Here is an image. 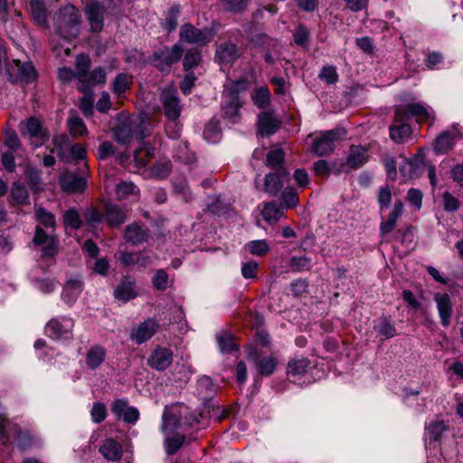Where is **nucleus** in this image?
I'll return each instance as SVG.
<instances>
[{
	"instance_id": "obj_1",
	"label": "nucleus",
	"mask_w": 463,
	"mask_h": 463,
	"mask_svg": "<svg viewBox=\"0 0 463 463\" xmlns=\"http://www.w3.org/2000/svg\"><path fill=\"white\" fill-rule=\"evenodd\" d=\"M202 413L195 414L182 403L165 406L161 430L165 436V446L167 454H175L184 441V435L179 432L184 426H192L199 423Z\"/></svg>"
},
{
	"instance_id": "obj_2",
	"label": "nucleus",
	"mask_w": 463,
	"mask_h": 463,
	"mask_svg": "<svg viewBox=\"0 0 463 463\" xmlns=\"http://www.w3.org/2000/svg\"><path fill=\"white\" fill-rule=\"evenodd\" d=\"M153 126L152 118L146 112H141L134 118L121 113L114 129V137L119 144L127 145L134 138L143 139L149 136Z\"/></svg>"
},
{
	"instance_id": "obj_3",
	"label": "nucleus",
	"mask_w": 463,
	"mask_h": 463,
	"mask_svg": "<svg viewBox=\"0 0 463 463\" xmlns=\"http://www.w3.org/2000/svg\"><path fill=\"white\" fill-rule=\"evenodd\" d=\"M80 14L79 10L71 5H67L61 8L56 18L55 27L58 36L64 41L61 44L66 56L71 53V41L77 38L80 33Z\"/></svg>"
},
{
	"instance_id": "obj_4",
	"label": "nucleus",
	"mask_w": 463,
	"mask_h": 463,
	"mask_svg": "<svg viewBox=\"0 0 463 463\" xmlns=\"http://www.w3.org/2000/svg\"><path fill=\"white\" fill-rule=\"evenodd\" d=\"M155 154V148L149 144L142 143V146L135 151L134 161L138 169H144L143 175L147 178H165L171 170L169 161L159 162L150 168H145L146 164L152 159Z\"/></svg>"
},
{
	"instance_id": "obj_5",
	"label": "nucleus",
	"mask_w": 463,
	"mask_h": 463,
	"mask_svg": "<svg viewBox=\"0 0 463 463\" xmlns=\"http://www.w3.org/2000/svg\"><path fill=\"white\" fill-rule=\"evenodd\" d=\"M161 101L164 105L165 114L167 118L165 125V133L172 138L176 139L180 137L181 127L177 122L180 116L181 107L175 90H165L161 94Z\"/></svg>"
},
{
	"instance_id": "obj_6",
	"label": "nucleus",
	"mask_w": 463,
	"mask_h": 463,
	"mask_svg": "<svg viewBox=\"0 0 463 463\" xmlns=\"http://www.w3.org/2000/svg\"><path fill=\"white\" fill-rule=\"evenodd\" d=\"M346 135L344 128H334L324 131L313 138L310 151L317 156H324L332 153L335 143Z\"/></svg>"
},
{
	"instance_id": "obj_7",
	"label": "nucleus",
	"mask_w": 463,
	"mask_h": 463,
	"mask_svg": "<svg viewBox=\"0 0 463 463\" xmlns=\"http://www.w3.org/2000/svg\"><path fill=\"white\" fill-rule=\"evenodd\" d=\"M397 121L404 118H416L419 122L430 121L435 119V112L432 108L422 102H413L407 105L398 106L395 109Z\"/></svg>"
},
{
	"instance_id": "obj_8",
	"label": "nucleus",
	"mask_w": 463,
	"mask_h": 463,
	"mask_svg": "<svg viewBox=\"0 0 463 463\" xmlns=\"http://www.w3.org/2000/svg\"><path fill=\"white\" fill-rule=\"evenodd\" d=\"M73 327L74 322L71 318L61 317L51 319L45 326V333L53 339L66 340L72 337Z\"/></svg>"
},
{
	"instance_id": "obj_9",
	"label": "nucleus",
	"mask_w": 463,
	"mask_h": 463,
	"mask_svg": "<svg viewBox=\"0 0 463 463\" xmlns=\"http://www.w3.org/2000/svg\"><path fill=\"white\" fill-rule=\"evenodd\" d=\"M80 175L75 173H65L60 178L61 188L69 193L82 192L87 186L88 165L83 163V167L80 166Z\"/></svg>"
},
{
	"instance_id": "obj_10",
	"label": "nucleus",
	"mask_w": 463,
	"mask_h": 463,
	"mask_svg": "<svg viewBox=\"0 0 463 463\" xmlns=\"http://www.w3.org/2000/svg\"><path fill=\"white\" fill-rule=\"evenodd\" d=\"M183 54V47L180 43L172 48H164L155 52L154 61L156 66L163 72H168L172 64L177 61Z\"/></svg>"
},
{
	"instance_id": "obj_11",
	"label": "nucleus",
	"mask_w": 463,
	"mask_h": 463,
	"mask_svg": "<svg viewBox=\"0 0 463 463\" xmlns=\"http://www.w3.org/2000/svg\"><path fill=\"white\" fill-rule=\"evenodd\" d=\"M180 39L189 43L206 45L213 39V32L211 29H197L190 24H185L180 29Z\"/></svg>"
},
{
	"instance_id": "obj_12",
	"label": "nucleus",
	"mask_w": 463,
	"mask_h": 463,
	"mask_svg": "<svg viewBox=\"0 0 463 463\" xmlns=\"http://www.w3.org/2000/svg\"><path fill=\"white\" fill-rule=\"evenodd\" d=\"M288 181L289 175L285 168L277 169L265 176L264 191L272 196H276Z\"/></svg>"
},
{
	"instance_id": "obj_13",
	"label": "nucleus",
	"mask_w": 463,
	"mask_h": 463,
	"mask_svg": "<svg viewBox=\"0 0 463 463\" xmlns=\"http://www.w3.org/2000/svg\"><path fill=\"white\" fill-rule=\"evenodd\" d=\"M33 244L41 247L43 257H53L57 253L59 241L54 236L47 234L41 227L37 226Z\"/></svg>"
},
{
	"instance_id": "obj_14",
	"label": "nucleus",
	"mask_w": 463,
	"mask_h": 463,
	"mask_svg": "<svg viewBox=\"0 0 463 463\" xmlns=\"http://www.w3.org/2000/svg\"><path fill=\"white\" fill-rule=\"evenodd\" d=\"M173 351L170 348L156 346L148 357L147 364L156 371H164L173 363Z\"/></svg>"
},
{
	"instance_id": "obj_15",
	"label": "nucleus",
	"mask_w": 463,
	"mask_h": 463,
	"mask_svg": "<svg viewBox=\"0 0 463 463\" xmlns=\"http://www.w3.org/2000/svg\"><path fill=\"white\" fill-rule=\"evenodd\" d=\"M449 430V424L447 421L439 418L431 420L425 426V443L427 449H430L433 444V448L436 447V443L439 441L442 434Z\"/></svg>"
},
{
	"instance_id": "obj_16",
	"label": "nucleus",
	"mask_w": 463,
	"mask_h": 463,
	"mask_svg": "<svg viewBox=\"0 0 463 463\" xmlns=\"http://www.w3.org/2000/svg\"><path fill=\"white\" fill-rule=\"evenodd\" d=\"M83 290V284L79 276L73 275L67 279L61 293L62 300L72 306Z\"/></svg>"
},
{
	"instance_id": "obj_17",
	"label": "nucleus",
	"mask_w": 463,
	"mask_h": 463,
	"mask_svg": "<svg viewBox=\"0 0 463 463\" xmlns=\"http://www.w3.org/2000/svg\"><path fill=\"white\" fill-rule=\"evenodd\" d=\"M85 14L91 31L100 32L103 28L104 7L97 0L90 2L85 7Z\"/></svg>"
},
{
	"instance_id": "obj_18",
	"label": "nucleus",
	"mask_w": 463,
	"mask_h": 463,
	"mask_svg": "<svg viewBox=\"0 0 463 463\" xmlns=\"http://www.w3.org/2000/svg\"><path fill=\"white\" fill-rule=\"evenodd\" d=\"M310 367V361L303 356H295L288 362L287 375L293 383H298Z\"/></svg>"
},
{
	"instance_id": "obj_19",
	"label": "nucleus",
	"mask_w": 463,
	"mask_h": 463,
	"mask_svg": "<svg viewBox=\"0 0 463 463\" xmlns=\"http://www.w3.org/2000/svg\"><path fill=\"white\" fill-rule=\"evenodd\" d=\"M115 416L128 424H135L139 419V411L136 407L129 406L124 400H117L112 405Z\"/></svg>"
},
{
	"instance_id": "obj_20",
	"label": "nucleus",
	"mask_w": 463,
	"mask_h": 463,
	"mask_svg": "<svg viewBox=\"0 0 463 463\" xmlns=\"http://www.w3.org/2000/svg\"><path fill=\"white\" fill-rule=\"evenodd\" d=\"M86 148L81 144H70L65 142L64 146H61L59 149V156L61 160L65 162L79 161L80 164H81V167H83V163H86Z\"/></svg>"
},
{
	"instance_id": "obj_21",
	"label": "nucleus",
	"mask_w": 463,
	"mask_h": 463,
	"mask_svg": "<svg viewBox=\"0 0 463 463\" xmlns=\"http://www.w3.org/2000/svg\"><path fill=\"white\" fill-rule=\"evenodd\" d=\"M434 300L441 325L446 327L449 326L453 314V304L449 295L447 293H436Z\"/></svg>"
},
{
	"instance_id": "obj_22",
	"label": "nucleus",
	"mask_w": 463,
	"mask_h": 463,
	"mask_svg": "<svg viewBox=\"0 0 463 463\" xmlns=\"http://www.w3.org/2000/svg\"><path fill=\"white\" fill-rule=\"evenodd\" d=\"M280 121L272 112H262L258 118V133L261 137H269L278 131Z\"/></svg>"
},
{
	"instance_id": "obj_23",
	"label": "nucleus",
	"mask_w": 463,
	"mask_h": 463,
	"mask_svg": "<svg viewBox=\"0 0 463 463\" xmlns=\"http://www.w3.org/2000/svg\"><path fill=\"white\" fill-rule=\"evenodd\" d=\"M158 324L153 319L140 323L131 333V339L140 345L149 340L156 332Z\"/></svg>"
},
{
	"instance_id": "obj_24",
	"label": "nucleus",
	"mask_w": 463,
	"mask_h": 463,
	"mask_svg": "<svg viewBox=\"0 0 463 463\" xmlns=\"http://www.w3.org/2000/svg\"><path fill=\"white\" fill-rule=\"evenodd\" d=\"M137 296L135 279L126 277L116 287L114 297L118 301L128 302Z\"/></svg>"
},
{
	"instance_id": "obj_25",
	"label": "nucleus",
	"mask_w": 463,
	"mask_h": 463,
	"mask_svg": "<svg viewBox=\"0 0 463 463\" xmlns=\"http://www.w3.org/2000/svg\"><path fill=\"white\" fill-rule=\"evenodd\" d=\"M13 62L14 65V68H12L14 72L8 70L11 78H15L26 83L35 80L36 71L31 62H21L18 60H14Z\"/></svg>"
},
{
	"instance_id": "obj_26",
	"label": "nucleus",
	"mask_w": 463,
	"mask_h": 463,
	"mask_svg": "<svg viewBox=\"0 0 463 463\" xmlns=\"http://www.w3.org/2000/svg\"><path fill=\"white\" fill-rule=\"evenodd\" d=\"M99 452L109 463H119L122 457V446L113 439H107L99 447Z\"/></svg>"
},
{
	"instance_id": "obj_27",
	"label": "nucleus",
	"mask_w": 463,
	"mask_h": 463,
	"mask_svg": "<svg viewBox=\"0 0 463 463\" xmlns=\"http://www.w3.org/2000/svg\"><path fill=\"white\" fill-rule=\"evenodd\" d=\"M460 137V132L457 128H452L442 132L435 140L434 149L437 153L444 154L450 150L456 141Z\"/></svg>"
},
{
	"instance_id": "obj_28",
	"label": "nucleus",
	"mask_w": 463,
	"mask_h": 463,
	"mask_svg": "<svg viewBox=\"0 0 463 463\" xmlns=\"http://www.w3.org/2000/svg\"><path fill=\"white\" fill-rule=\"evenodd\" d=\"M242 100L224 92V101L222 105L223 116L235 123L240 118V109L242 107Z\"/></svg>"
},
{
	"instance_id": "obj_29",
	"label": "nucleus",
	"mask_w": 463,
	"mask_h": 463,
	"mask_svg": "<svg viewBox=\"0 0 463 463\" xmlns=\"http://www.w3.org/2000/svg\"><path fill=\"white\" fill-rule=\"evenodd\" d=\"M21 132L29 135L31 137L37 138L38 142L35 146L42 145L46 138L40 121L34 118H30L23 124Z\"/></svg>"
},
{
	"instance_id": "obj_30",
	"label": "nucleus",
	"mask_w": 463,
	"mask_h": 463,
	"mask_svg": "<svg viewBox=\"0 0 463 463\" xmlns=\"http://www.w3.org/2000/svg\"><path fill=\"white\" fill-rule=\"evenodd\" d=\"M147 229L137 223L129 224L125 230V239L127 241L137 245L147 240Z\"/></svg>"
},
{
	"instance_id": "obj_31",
	"label": "nucleus",
	"mask_w": 463,
	"mask_h": 463,
	"mask_svg": "<svg viewBox=\"0 0 463 463\" xmlns=\"http://www.w3.org/2000/svg\"><path fill=\"white\" fill-rule=\"evenodd\" d=\"M368 160L367 149L362 146H352L346 158V165L351 168H359Z\"/></svg>"
},
{
	"instance_id": "obj_32",
	"label": "nucleus",
	"mask_w": 463,
	"mask_h": 463,
	"mask_svg": "<svg viewBox=\"0 0 463 463\" xmlns=\"http://www.w3.org/2000/svg\"><path fill=\"white\" fill-rule=\"evenodd\" d=\"M29 10L32 20L37 25H47L48 13L43 0H30Z\"/></svg>"
},
{
	"instance_id": "obj_33",
	"label": "nucleus",
	"mask_w": 463,
	"mask_h": 463,
	"mask_svg": "<svg viewBox=\"0 0 463 463\" xmlns=\"http://www.w3.org/2000/svg\"><path fill=\"white\" fill-rule=\"evenodd\" d=\"M402 210H403L402 203L400 201L396 202L393 206V209L389 213L387 219L381 222L380 230H381L382 235L388 234L394 230V228L396 227L398 219L402 216Z\"/></svg>"
},
{
	"instance_id": "obj_34",
	"label": "nucleus",
	"mask_w": 463,
	"mask_h": 463,
	"mask_svg": "<svg viewBox=\"0 0 463 463\" xmlns=\"http://www.w3.org/2000/svg\"><path fill=\"white\" fill-rule=\"evenodd\" d=\"M106 350L100 345L91 346L86 354V364L89 369L94 370L104 362Z\"/></svg>"
},
{
	"instance_id": "obj_35",
	"label": "nucleus",
	"mask_w": 463,
	"mask_h": 463,
	"mask_svg": "<svg viewBox=\"0 0 463 463\" xmlns=\"http://www.w3.org/2000/svg\"><path fill=\"white\" fill-rule=\"evenodd\" d=\"M90 58L85 54H80L77 56L76 59V76L78 80L82 82V85L80 87V90L83 92H87V87L85 86V81L89 76V68H90Z\"/></svg>"
},
{
	"instance_id": "obj_36",
	"label": "nucleus",
	"mask_w": 463,
	"mask_h": 463,
	"mask_svg": "<svg viewBox=\"0 0 463 463\" xmlns=\"http://www.w3.org/2000/svg\"><path fill=\"white\" fill-rule=\"evenodd\" d=\"M216 57L222 63H231L238 57L236 45L233 43L220 44L216 48Z\"/></svg>"
},
{
	"instance_id": "obj_37",
	"label": "nucleus",
	"mask_w": 463,
	"mask_h": 463,
	"mask_svg": "<svg viewBox=\"0 0 463 463\" xmlns=\"http://www.w3.org/2000/svg\"><path fill=\"white\" fill-rule=\"evenodd\" d=\"M139 189L132 182L121 181L116 185V195L118 200L137 199Z\"/></svg>"
},
{
	"instance_id": "obj_38",
	"label": "nucleus",
	"mask_w": 463,
	"mask_h": 463,
	"mask_svg": "<svg viewBox=\"0 0 463 463\" xmlns=\"http://www.w3.org/2000/svg\"><path fill=\"white\" fill-rule=\"evenodd\" d=\"M105 220L110 227H118L126 221V213L116 205L107 207Z\"/></svg>"
},
{
	"instance_id": "obj_39",
	"label": "nucleus",
	"mask_w": 463,
	"mask_h": 463,
	"mask_svg": "<svg viewBox=\"0 0 463 463\" xmlns=\"http://www.w3.org/2000/svg\"><path fill=\"white\" fill-rule=\"evenodd\" d=\"M253 103L259 109L266 108L270 102V93L267 86L253 90L250 93Z\"/></svg>"
},
{
	"instance_id": "obj_40",
	"label": "nucleus",
	"mask_w": 463,
	"mask_h": 463,
	"mask_svg": "<svg viewBox=\"0 0 463 463\" xmlns=\"http://www.w3.org/2000/svg\"><path fill=\"white\" fill-rule=\"evenodd\" d=\"M411 135V128L408 124L390 127V137L398 144L403 143L409 139Z\"/></svg>"
},
{
	"instance_id": "obj_41",
	"label": "nucleus",
	"mask_w": 463,
	"mask_h": 463,
	"mask_svg": "<svg viewBox=\"0 0 463 463\" xmlns=\"http://www.w3.org/2000/svg\"><path fill=\"white\" fill-rule=\"evenodd\" d=\"M263 219L272 224L283 217V211L275 203H266L261 212Z\"/></svg>"
},
{
	"instance_id": "obj_42",
	"label": "nucleus",
	"mask_w": 463,
	"mask_h": 463,
	"mask_svg": "<svg viewBox=\"0 0 463 463\" xmlns=\"http://www.w3.org/2000/svg\"><path fill=\"white\" fill-rule=\"evenodd\" d=\"M132 84V77L127 73H119L112 85V91L118 97H121L122 94L126 92L127 90L130 88Z\"/></svg>"
},
{
	"instance_id": "obj_43",
	"label": "nucleus",
	"mask_w": 463,
	"mask_h": 463,
	"mask_svg": "<svg viewBox=\"0 0 463 463\" xmlns=\"http://www.w3.org/2000/svg\"><path fill=\"white\" fill-rule=\"evenodd\" d=\"M298 203V195L297 191L290 186L286 187L280 195V205L282 208L288 209L297 206Z\"/></svg>"
},
{
	"instance_id": "obj_44",
	"label": "nucleus",
	"mask_w": 463,
	"mask_h": 463,
	"mask_svg": "<svg viewBox=\"0 0 463 463\" xmlns=\"http://www.w3.org/2000/svg\"><path fill=\"white\" fill-rule=\"evenodd\" d=\"M203 137L212 144L217 143L221 139V128L217 120L213 119L205 126Z\"/></svg>"
},
{
	"instance_id": "obj_45",
	"label": "nucleus",
	"mask_w": 463,
	"mask_h": 463,
	"mask_svg": "<svg viewBox=\"0 0 463 463\" xmlns=\"http://www.w3.org/2000/svg\"><path fill=\"white\" fill-rule=\"evenodd\" d=\"M374 329L386 338L393 337L396 335L395 326L387 317L379 318L374 325Z\"/></svg>"
},
{
	"instance_id": "obj_46",
	"label": "nucleus",
	"mask_w": 463,
	"mask_h": 463,
	"mask_svg": "<svg viewBox=\"0 0 463 463\" xmlns=\"http://www.w3.org/2000/svg\"><path fill=\"white\" fill-rule=\"evenodd\" d=\"M11 200L14 203L24 204L28 200V192L24 185L20 183H14L11 193Z\"/></svg>"
},
{
	"instance_id": "obj_47",
	"label": "nucleus",
	"mask_w": 463,
	"mask_h": 463,
	"mask_svg": "<svg viewBox=\"0 0 463 463\" xmlns=\"http://www.w3.org/2000/svg\"><path fill=\"white\" fill-rule=\"evenodd\" d=\"M250 82L246 79H240L234 81H231L225 85L224 92L232 96H235L237 99L240 98V93L249 88Z\"/></svg>"
},
{
	"instance_id": "obj_48",
	"label": "nucleus",
	"mask_w": 463,
	"mask_h": 463,
	"mask_svg": "<svg viewBox=\"0 0 463 463\" xmlns=\"http://www.w3.org/2000/svg\"><path fill=\"white\" fill-rule=\"evenodd\" d=\"M250 82L246 79H240L234 81H231L225 85L224 92L232 96H235L237 99L240 98V93L249 88Z\"/></svg>"
},
{
	"instance_id": "obj_49",
	"label": "nucleus",
	"mask_w": 463,
	"mask_h": 463,
	"mask_svg": "<svg viewBox=\"0 0 463 463\" xmlns=\"http://www.w3.org/2000/svg\"><path fill=\"white\" fill-rule=\"evenodd\" d=\"M254 363L258 372L265 376L270 375L274 372L278 364L274 357H266L259 361L255 360Z\"/></svg>"
},
{
	"instance_id": "obj_50",
	"label": "nucleus",
	"mask_w": 463,
	"mask_h": 463,
	"mask_svg": "<svg viewBox=\"0 0 463 463\" xmlns=\"http://www.w3.org/2000/svg\"><path fill=\"white\" fill-rule=\"evenodd\" d=\"M63 222L66 227L71 229H78L82 224V220L79 214V212L75 208H71L65 212L63 215Z\"/></svg>"
},
{
	"instance_id": "obj_51",
	"label": "nucleus",
	"mask_w": 463,
	"mask_h": 463,
	"mask_svg": "<svg viewBox=\"0 0 463 463\" xmlns=\"http://www.w3.org/2000/svg\"><path fill=\"white\" fill-rule=\"evenodd\" d=\"M284 152L281 148L276 147L271 149L267 156V164L268 165L279 169L282 167V163L284 161Z\"/></svg>"
},
{
	"instance_id": "obj_52",
	"label": "nucleus",
	"mask_w": 463,
	"mask_h": 463,
	"mask_svg": "<svg viewBox=\"0 0 463 463\" xmlns=\"http://www.w3.org/2000/svg\"><path fill=\"white\" fill-rule=\"evenodd\" d=\"M35 217L37 222L42 223L45 228H52L54 229L55 227V218L54 215L47 212L45 209L39 207L35 211Z\"/></svg>"
},
{
	"instance_id": "obj_53",
	"label": "nucleus",
	"mask_w": 463,
	"mask_h": 463,
	"mask_svg": "<svg viewBox=\"0 0 463 463\" xmlns=\"http://www.w3.org/2000/svg\"><path fill=\"white\" fill-rule=\"evenodd\" d=\"M68 128L71 135L83 136L87 133V128L82 119L76 116H71L68 119Z\"/></svg>"
},
{
	"instance_id": "obj_54",
	"label": "nucleus",
	"mask_w": 463,
	"mask_h": 463,
	"mask_svg": "<svg viewBox=\"0 0 463 463\" xmlns=\"http://www.w3.org/2000/svg\"><path fill=\"white\" fill-rule=\"evenodd\" d=\"M246 247L252 255L257 256H263L269 250V244L265 240L251 241Z\"/></svg>"
},
{
	"instance_id": "obj_55",
	"label": "nucleus",
	"mask_w": 463,
	"mask_h": 463,
	"mask_svg": "<svg viewBox=\"0 0 463 463\" xmlns=\"http://www.w3.org/2000/svg\"><path fill=\"white\" fill-rule=\"evenodd\" d=\"M217 342L221 352L228 353L235 349L233 335L230 333H222L217 336Z\"/></svg>"
},
{
	"instance_id": "obj_56",
	"label": "nucleus",
	"mask_w": 463,
	"mask_h": 463,
	"mask_svg": "<svg viewBox=\"0 0 463 463\" xmlns=\"http://www.w3.org/2000/svg\"><path fill=\"white\" fill-rule=\"evenodd\" d=\"M290 269L296 272H302L310 269V260L305 256L292 257L288 264Z\"/></svg>"
},
{
	"instance_id": "obj_57",
	"label": "nucleus",
	"mask_w": 463,
	"mask_h": 463,
	"mask_svg": "<svg viewBox=\"0 0 463 463\" xmlns=\"http://www.w3.org/2000/svg\"><path fill=\"white\" fill-rule=\"evenodd\" d=\"M14 239L9 230L0 231V252L9 253L14 249Z\"/></svg>"
},
{
	"instance_id": "obj_58",
	"label": "nucleus",
	"mask_w": 463,
	"mask_h": 463,
	"mask_svg": "<svg viewBox=\"0 0 463 463\" xmlns=\"http://www.w3.org/2000/svg\"><path fill=\"white\" fill-rule=\"evenodd\" d=\"M106 81V72L105 71L98 67L94 69L91 72H89V76L87 78V80L85 83H88L90 85H95V84H103ZM87 87V91L89 90V86L85 84Z\"/></svg>"
},
{
	"instance_id": "obj_59",
	"label": "nucleus",
	"mask_w": 463,
	"mask_h": 463,
	"mask_svg": "<svg viewBox=\"0 0 463 463\" xmlns=\"http://www.w3.org/2000/svg\"><path fill=\"white\" fill-rule=\"evenodd\" d=\"M84 220L90 227L95 228L103 222L105 215L99 213L95 209H89L84 214Z\"/></svg>"
},
{
	"instance_id": "obj_60",
	"label": "nucleus",
	"mask_w": 463,
	"mask_h": 463,
	"mask_svg": "<svg viewBox=\"0 0 463 463\" xmlns=\"http://www.w3.org/2000/svg\"><path fill=\"white\" fill-rule=\"evenodd\" d=\"M201 61L200 52L195 49L189 50L184 59V67L186 71L196 67Z\"/></svg>"
},
{
	"instance_id": "obj_61",
	"label": "nucleus",
	"mask_w": 463,
	"mask_h": 463,
	"mask_svg": "<svg viewBox=\"0 0 463 463\" xmlns=\"http://www.w3.org/2000/svg\"><path fill=\"white\" fill-rule=\"evenodd\" d=\"M156 257L148 250L137 253L136 265L139 268H146L155 264Z\"/></svg>"
},
{
	"instance_id": "obj_62",
	"label": "nucleus",
	"mask_w": 463,
	"mask_h": 463,
	"mask_svg": "<svg viewBox=\"0 0 463 463\" xmlns=\"http://www.w3.org/2000/svg\"><path fill=\"white\" fill-rule=\"evenodd\" d=\"M153 286L158 290H165L168 287V275L164 269L156 271L153 278Z\"/></svg>"
},
{
	"instance_id": "obj_63",
	"label": "nucleus",
	"mask_w": 463,
	"mask_h": 463,
	"mask_svg": "<svg viewBox=\"0 0 463 463\" xmlns=\"http://www.w3.org/2000/svg\"><path fill=\"white\" fill-rule=\"evenodd\" d=\"M179 13V7L178 6H173L166 18L165 19V22L163 23V26L168 31L172 32L174 31L177 26V15Z\"/></svg>"
},
{
	"instance_id": "obj_64",
	"label": "nucleus",
	"mask_w": 463,
	"mask_h": 463,
	"mask_svg": "<svg viewBox=\"0 0 463 463\" xmlns=\"http://www.w3.org/2000/svg\"><path fill=\"white\" fill-rule=\"evenodd\" d=\"M444 209L447 212H455L459 208L458 198L449 192H445L442 195Z\"/></svg>"
}]
</instances>
